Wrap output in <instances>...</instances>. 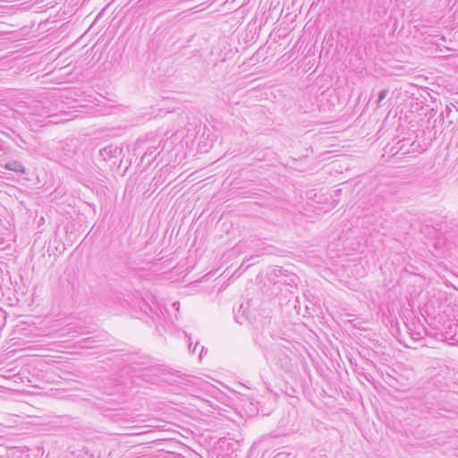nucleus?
<instances>
[{"label":"nucleus","mask_w":458,"mask_h":458,"mask_svg":"<svg viewBox=\"0 0 458 458\" xmlns=\"http://www.w3.org/2000/svg\"><path fill=\"white\" fill-rule=\"evenodd\" d=\"M172 308L176 310V311H179L180 310V302L179 301H174L173 302L172 304Z\"/></svg>","instance_id":"nucleus-12"},{"label":"nucleus","mask_w":458,"mask_h":458,"mask_svg":"<svg viewBox=\"0 0 458 458\" xmlns=\"http://www.w3.org/2000/svg\"><path fill=\"white\" fill-rule=\"evenodd\" d=\"M218 444L220 445V446H221V447H224V445H225V444H227V441H226V440H222V439H220V440H219V442H218Z\"/></svg>","instance_id":"nucleus-14"},{"label":"nucleus","mask_w":458,"mask_h":458,"mask_svg":"<svg viewBox=\"0 0 458 458\" xmlns=\"http://www.w3.org/2000/svg\"><path fill=\"white\" fill-rule=\"evenodd\" d=\"M129 435H136L137 433L136 432H132V433H128Z\"/></svg>","instance_id":"nucleus-18"},{"label":"nucleus","mask_w":458,"mask_h":458,"mask_svg":"<svg viewBox=\"0 0 458 458\" xmlns=\"http://www.w3.org/2000/svg\"><path fill=\"white\" fill-rule=\"evenodd\" d=\"M157 147L156 146H149L147 148L145 153L143 154L141 160L142 162H146L147 164L150 165L157 157Z\"/></svg>","instance_id":"nucleus-4"},{"label":"nucleus","mask_w":458,"mask_h":458,"mask_svg":"<svg viewBox=\"0 0 458 458\" xmlns=\"http://www.w3.org/2000/svg\"><path fill=\"white\" fill-rule=\"evenodd\" d=\"M114 148L112 145L106 146L99 150V155L104 161L111 160L114 157Z\"/></svg>","instance_id":"nucleus-6"},{"label":"nucleus","mask_w":458,"mask_h":458,"mask_svg":"<svg viewBox=\"0 0 458 458\" xmlns=\"http://www.w3.org/2000/svg\"><path fill=\"white\" fill-rule=\"evenodd\" d=\"M250 307V301H247L241 303L237 310H234V319L238 324L242 325L245 322L251 321Z\"/></svg>","instance_id":"nucleus-2"},{"label":"nucleus","mask_w":458,"mask_h":458,"mask_svg":"<svg viewBox=\"0 0 458 458\" xmlns=\"http://www.w3.org/2000/svg\"><path fill=\"white\" fill-rule=\"evenodd\" d=\"M389 90L385 89L379 91L378 98L376 102V108H379L382 106V101L387 97Z\"/></svg>","instance_id":"nucleus-9"},{"label":"nucleus","mask_w":458,"mask_h":458,"mask_svg":"<svg viewBox=\"0 0 458 458\" xmlns=\"http://www.w3.org/2000/svg\"><path fill=\"white\" fill-rule=\"evenodd\" d=\"M128 298L129 299H123L122 300L121 297L117 296L116 295V305L118 304V302L120 303V305L123 308V309H127L129 307H132L135 305V300L129 296L128 295Z\"/></svg>","instance_id":"nucleus-7"},{"label":"nucleus","mask_w":458,"mask_h":458,"mask_svg":"<svg viewBox=\"0 0 458 458\" xmlns=\"http://www.w3.org/2000/svg\"><path fill=\"white\" fill-rule=\"evenodd\" d=\"M415 339H420V333H417L416 334V336L414 337Z\"/></svg>","instance_id":"nucleus-15"},{"label":"nucleus","mask_w":458,"mask_h":458,"mask_svg":"<svg viewBox=\"0 0 458 458\" xmlns=\"http://www.w3.org/2000/svg\"><path fill=\"white\" fill-rule=\"evenodd\" d=\"M277 362L282 369H288L290 360L284 352L279 355Z\"/></svg>","instance_id":"nucleus-8"},{"label":"nucleus","mask_w":458,"mask_h":458,"mask_svg":"<svg viewBox=\"0 0 458 458\" xmlns=\"http://www.w3.org/2000/svg\"><path fill=\"white\" fill-rule=\"evenodd\" d=\"M284 343H285L287 345L282 344V347H284L285 350H290L291 343L285 340H284Z\"/></svg>","instance_id":"nucleus-13"},{"label":"nucleus","mask_w":458,"mask_h":458,"mask_svg":"<svg viewBox=\"0 0 458 458\" xmlns=\"http://www.w3.org/2000/svg\"><path fill=\"white\" fill-rule=\"evenodd\" d=\"M115 417H116V423L123 421V413L116 412Z\"/></svg>","instance_id":"nucleus-11"},{"label":"nucleus","mask_w":458,"mask_h":458,"mask_svg":"<svg viewBox=\"0 0 458 458\" xmlns=\"http://www.w3.org/2000/svg\"><path fill=\"white\" fill-rule=\"evenodd\" d=\"M203 351H204V347L202 346V347H201V352H200V354H199V357H200V358H201V355H202Z\"/></svg>","instance_id":"nucleus-17"},{"label":"nucleus","mask_w":458,"mask_h":458,"mask_svg":"<svg viewBox=\"0 0 458 458\" xmlns=\"http://www.w3.org/2000/svg\"><path fill=\"white\" fill-rule=\"evenodd\" d=\"M116 435H118V436H123V435H127V433H123V432H121V433H116Z\"/></svg>","instance_id":"nucleus-16"},{"label":"nucleus","mask_w":458,"mask_h":458,"mask_svg":"<svg viewBox=\"0 0 458 458\" xmlns=\"http://www.w3.org/2000/svg\"><path fill=\"white\" fill-rule=\"evenodd\" d=\"M189 341H191V338H189ZM197 345H198V344H195V346L193 347V346H192V343H191V342H189V345H188V347H189V351H190V352L194 353V352H195V351H196Z\"/></svg>","instance_id":"nucleus-10"},{"label":"nucleus","mask_w":458,"mask_h":458,"mask_svg":"<svg viewBox=\"0 0 458 458\" xmlns=\"http://www.w3.org/2000/svg\"><path fill=\"white\" fill-rule=\"evenodd\" d=\"M458 334V322L450 321L447 325L444 326L442 333L445 341L450 344H456Z\"/></svg>","instance_id":"nucleus-3"},{"label":"nucleus","mask_w":458,"mask_h":458,"mask_svg":"<svg viewBox=\"0 0 458 458\" xmlns=\"http://www.w3.org/2000/svg\"><path fill=\"white\" fill-rule=\"evenodd\" d=\"M162 374L148 356L116 348V395L142 382L157 384Z\"/></svg>","instance_id":"nucleus-1"},{"label":"nucleus","mask_w":458,"mask_h":458,"mask_svg":"<svg viewBox=\"0 0 458 458\" xmlns=\"http://www.w3.org/2000/svg\"><path fill=\"white\" fill-rule=\"evenodd\" d=\"M4 167L15 173L25 174V167L20 161L17 160H13L6 163Z\"/></svg>","instance_id":"nucleus-5"}]
</instances>
